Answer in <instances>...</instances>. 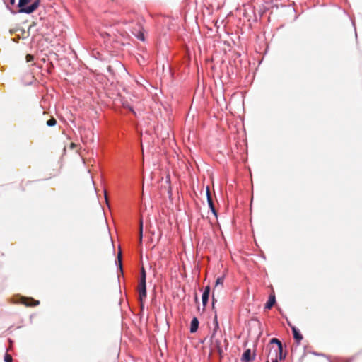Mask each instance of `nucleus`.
<instances>
[{"mask_svg": "<svg viewBox=\"0 0 362 362\" xmlns=\"http://www.w3.org/2000/svg\"><path fill=\"white\" fill-rule=\"evenodd\" d=\"M146 271H145L144 268L142 267L141 269L140 281H146Z\"/></svg>", "mask_w": 362, "mask_h": 362, "instance_id": "nucleus-17", "label": "nucleus"}, {"mask_svg": "<svg viewBox=\"0 0 362 362\" xmlns=\"http://www.w3.org/2000/svg\"><path fill=\"white\" fill-rule=\"evenodd\" d=\"M266 362H269V360H267Z\"/></svg>", "mask_w": 362, "mask_h": 362, "instance_id": "nucleus-28", "label": "nucleus"}, {"mask_svg": "<svg viewBox=\"0 0 362 362\" xmlns=\"http://www.w3.org/2000/svg\"><path fill=\"white\" fill-rule=\"evenodd\" d=\"M142 233H143V222L142 221H140L139 224V240L141 241L142 240Z\"/></svg>", "mask_w": 362, "mask_h": 362, "instance_id": "nucleus-18", "label": "nucleus"}, {"mask_svg": "<svg viewBox=\"0 0 362 362\" xmlns=\"http://www.w3.org/2000/svg\"><path fill=\"white\" fill-rule=\"evenodd\" d=\"M223 277H218L216 281L215 289L218 288V286H221V288H223Z\"/></svg>", "mask_w": 362, "mask_h": 362, "instance_id": "nucleus-13", "label": "nucleus"}, {"mask_svg": "<svg viewBox=\"0 0 362 362\" xmlns=\"http://www.w3.org/2000/svg\"><path fill=\"white\" fill-rule=\"evenodd\" d=\"M270 344H276V346H271L269 351L271 355L279 354V360H284L286 358V354H283V347L281 342L276 338H272L270 340Z\"/></svg>", "mask_w": 362, "mask_h": 362, "instance_id": "nucleus-2", "label": "nucleus"}, {"mask_svg": "<svg viewBox=\"0 0 362 362\" xmlns=\"http://www.w3.org/2000/svg\"><path fill=\"white\" fill-rule=\"evenodd\" d=\"M267 358H270L272 362H278V360L279 359V354L271 355V352H269Z\"/></svg>", "mask_w": 362, "mask_h": 362, "instance_id": "nucleus-14", "label": "nucleus"}, {"mask_svg": "<svg viewBox=\"0 0 362 362\" xmlns=\"http://www.w3.org/2000/svg\"><path fill=\"white\" fill-rule=\"evenodd\" d=\"M198 327H199V320H197V317H194L191 321L190 332L192 333L197 332Z\"/></svg>", "mask_w": 362, "mask_h": 362, "instance_id": "nucleus-10", "label": "nucleus"}, {"mask_svg": "<svg viewBox=\"0 0 362 362\" xmlns=\"http://www.w3.org/2000/svg\"><path fill=\"white\" fill-rule=\"evenodd\" d=\"M212 299H213V303H212V305H213V308H214L215 298H214V294L212 295Z\"/></svg>", "mask_w": 362, "mask_h": 362, "instance_id": "nucleus-24", "label": "nucleus"}, {"mask_svg": "<svg viewBox=\"0 0 362 362\" xmlns=\"http://www.w3.org/2000/svg\"><path fill=\"white\" fill-rule=\"evenodd\" d=\"M105 197L106 202L107 203V197L106 194H105Z\"/></svg>", "mask_w": 362, "mask_h": 362, "instance_id": "nucleus-27", "label": "nucleus"}, {"mask_svg": "<svg viewBox=\"0 0 362 362\" xmlns=\"http://www.w3.org/2000/svg\"><path fill=\"white\" fill-rule=\"evenodd\" d=\"M10 3H11V4H13L15 3V0H10Z\"/></svg>", "mask_w": 362, "mask_h": 362, "instance_id": "nucleus-25", "label": "nucleus"}, {"mask_svg": "<svg viewBox=\"0 0 362 362\" xmlns=\"http://www.w3.org/2000/svg\"><path fill=\"white\" fill-rule=\"evenodd\" d=\"M139 300L141 301V304L142 305V301L146 297V281H140L139 284Z\"/></svg>", "mask_w": 362, "mask_h": 362, "instance_id": "nucleus-5", "label": "nucleus"}, {"mask_svg": "<svg viewBox=\"0 0 362 362\" xmlns=\"http://www.w3.org/2000/svg\"><path fill=\"white\" fill-rule=\"evenodd\" d=\"M5 362H12V357L10 354H6L4 356Z\"/></svg>", "mask_w": 362, "mask_h": 362, "instance_id": "nucleus-21", "label": "nucleus"}, {"mask_svg": "<svg viewBox=\"0 0 362 362\" xmlns=\"http://www.w3.org/2000/svg\"><path fill=\"white\" fill-rule=\"evenodd\" d=\"M206 195H207V201H208L209 206L211 211L213 212V214L216 216H217L216 211L215 209L209 187L206 188Z\"/></svg>", "mask_w": 362, "mask_h": 362, "instance_id": "nucleus-7", "label": "nucleus"}, {"mask_svg": "<svg viewBox=\"0 0 362 362\" xmlns=\"http://www.w3.org/2000/svg\"><path fill=\"white\" fill-rule=\"evenodd\" d=\"M117 259H118L119 267L120 269H122V252L121 251H119L117 255Z\"/></svg>", "mask_w": 362, "mask_h": 362, "instance_id": "nucleus-19", "label": "nucleus"}, {"mask_svg": "<svg viewBox=\"0 0 362 362\" xmlns=\"http://www.w3.org/2000/svg\"><path fill=\"white\" fill-rule=\"evenodd\" d=\"M31 182H32L31 181H27V182H25V185H28V184H30V183H31Z\"/></svg>", "mask_w": 362, "mask_h": 362, "instance_id": "nucleus-26", "label": "nucleus"}, {"mask_svg": "<svg viewBox=\"0 0 362 362\" xmlns=\"http://www.w3.org/2000/svg\"><path fill=\"white\" fill-rule=\"evenodd\" d=\"M217 332H212L211 335L210 337L211 346V349H216L220 356H221L223 353V350L221 347V341L219 339L216 337Z\"/></svg>", "mask_w": 362, "mask_h": 362, "instance_id": "nucleus-3", "label": "nucleus"}, {"mask_svg": "<svg viewBox=\"0 0 362 362\" xmlns=\"http://www.w3.org/2000/svg\"><path fill=\"white\" fill-rule=\"evenodd\" d=\"M124 107H126V108H128L131 112H132L134 114H135L133 108L131 106H129V105H124Z\"/></svg>", "mask_w": 362, "mask_h": 362, "instance_id": "nucleus-23", "label": "nucleus"}, {"mask_svg": "<svg viewBox=\"0 0 362 362\" xmlns=\"http://www.w3.org/2000/svg\"><path fill=\"white\" fill-rule=\"evenodd\" d=\"M31 2V0H19L18 7L20 8L19 11L21 13H31L35 11L39 6V0H36L35 2L28 6Z\"/></svg>", "mask_w": 362, "mask_h": 362, "instance_id": "nucleus-1", "label": "nucleus"}, {"mask_svg": "<svg viewBox=\"0 0 362 362\" xmlns=\"http://www.w3.org/2000/svg\"><path fill=\"white\" fill-rule=\"evenodd\" d=\"M209 293H210V287L209 286H206L205 288V290L202 294V303H203V305L205 306L206 304H207V302H208V300H209Z\"/></svg>", "mask_w": 362, "mask_h": 362, "instance_id": "nucleus-9", "label": "nucleus"}, {"mask_svg": "<svg viewBox=\"0 0 362 362\" xmlns=\"http://www.w3.org/2000/svg\"><path fill=\"white\" fill-rule=\"evenodd\" d=\"M46 124L49 127H53L57 124V120L54 117H50V118L46 122Z\"/></svg>", "mask_w": 362, "mask_h": 362, "instance_id": "nucleus-15", "label": "nucleus"}, {"mask_svg": "<svg viewBox=\"0 0 362 362\" xmlns=\"http://www.w3.org/2000/svg\"><path fill=\"white\" fill-rule=\"evenodd\" d=\"M25 59L27 62H31L34 60V57L32 54H28L25 56Z\"/></svg>", "mask_w": 362, "mask_h": 362, "instance_id": "nucleus-20", "label": "nucleus"}, {"mask_svg": "<svg viewBox=\"0 0 362 362\" xmlns=\"http://www.w3.org/2000/svg\"><path fill=\"white\" fill-rule=\"evenodd\" d=\"M288 325L291 328L294 339L298 344H300L303 338V335L294 325H292L290 322H288Z\"/></svg>", "mask_w": 362, "mask_h": 362, "instance_id": "nucleus-6", "label": "nucleus"}, {"mask_svg": "<svg viewBox=\"0 0 362 362\" xmlns=\"http://www.w3.org/2000/svg\"><path fill=\"white\" fill-rule=\"evenodd\" d=\"M252 360L251 357V351L250 349H247L243 354L242 361L245 362H249Z\"/></svg>", "mask_w": 362, "mask_h": 362, "instance_id": "nucleus-12", "label": "nucleus"}, {"mask_svg": "<svg viewBox=\"0 0 362 362\" xmlns=\"http://www.w3.org/2000/svg\"><path fill=\"white\" fill-rule=\"evenodd\" d=\"M22 303L26 306H35L40 303L38 300H35L32 298H23Z\"/></svg>", "mask_w": 362, "mask_h": 362, "instance_id": "nucleus-8", "label": "nucleus"}, {"mask_svg": "<svg viewBox=\"0 0 362 362\" xmlns=\"http://www.w3.org/2000/svg\"><path fill=\"white\" fill-rule=\"evenodd\" d=\"M132 33L141 41L144 40V35L143 33V28L139 23H136L135 26L132 29Z\"/></svg>", "mask_w": 362, "mask_h": 362, "instance_id": "nucleus-4", "label": "nucleus"}, {"mask_svg": "<svg viewBox=\"0 0 362 362\" xmlns=\"http://www.w3.org/2000/svg\"><path fill=\"white\" fill-rule=\"evenodd\" d=\"M214 327L213 332H217L218 329H219V325H218V319H217V315H215V316H214Z\"/></svg>", "mask_w": 362, "mask_h": 362, "instance_id": "nucleus-16", "label": "nucleus"}, {"mask_svg": "<svg viewBox=\"0 0 362 362\" xmlns=\"http://www.w3.org/2000/svg\"><path fill=\"white\" fill-rule=\"evenodd\" d=\"M124 107H126V108H128L131 112H132L134 114H135L133 108L131 106H129V105H124Z\"/></svg>", "mask_w": 362, "mask_h": 362, "instance_id": "nucleus-22", "label": "nucleus"}, {"mask_svg": "<svg viewBox=\"0 0 362 362\" xmlns=\"http://www.w3.org/2000/svg\"><path fill=\"white\" fill-rule=\"evenodd\" d=\"M275 302H276V298H275L274 294H271L269 296L268 301L267 302V303L265 305V308L271 309L272 308V306L274 305Z\"/></svg>", "mask_w": 362, "mask_h": 362, "instance_id": "nucleus-11", "label": "nucleus"}]
</instances>
